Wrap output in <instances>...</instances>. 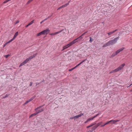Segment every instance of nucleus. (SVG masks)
<instances>
[{"mask_svg":"<svg viewBox=\"0 0 132 132\" xmlns=\"http://www.w3.org/2000/svg\"><path fill=\"white\" fill-rule=\"evenodd\" d=\"M119 37H117L109 41L106 43L104 44L103 46V47H106L111 45H112L115 44L119 39Z\"/></svg>","mask_w":132,"mask_h":132,"instance_id":"nucleus-1","label":"nucleus"},{"mask_svg":"<svg viewBox=\"0 0 132 132\" xmlns=\"http://www.w3.org/2000/svg\"><path fill=\"white\" fill-rule=\"evenodd\" d=\"M75 44L74 41L73 40L72 42H70V43L67 44L65 46H64L63 47V49L62 50V51L64 50V49L68 48L69 47L71 46L73 44Z\"/></svg>","mask_w":132,"mask_h":132,"instance_id":"nucleus-2","label":"nucleus"},{"mask_svg":"<svg viewBox=\"0 0 132 132\" xmlns=\"http://www.w3.org/2000/svg\"><path fill=\"white\" fill-rule=\"evenodd\" d=\"M82 36H82V35H81L78 37L77 38L73 40V41H74L75 43L78 41L80 40L82 38Z\"/></svg>","mask_w":132,"mask_h":132,"instance_id":"nucleus-3","label":"nucleus"},{"mask_svg":"<svg viewBox=\"0 0 132 132\" xmlns=\"http://www.w3.org/2000/svg\"><path fill=\"white\" fill-rule=\"evenodd\" d=\"M125 63H123L121 65L118 67L116 69L117 71L118 72L122 69L123 67L125 66Z\"/></svg>","mask_w":132,"mask_h":132,"instance_id":"nucleus-4","label":"nucleus"},{"mask_svg":"<svg viewBox=\"0 0 132 132\" xmlns=\"http://www.w3.org/2000/svg\"><path fill=\"white\" fill-rule=\"evenodd\" d=\"M120 121L119 120H110V123H111V124H117L116 123V122H119Z\"/></svg>","mask_w":132,"mask_h":132,"instance_id":"nucleus-5","label":"nucleus"},{"mask_svg":"<svg viewBox=\"0 0 132 132\" xmlns=\"http://www.w3.org/2000/svg\"><path fill=\"white\" fill-rule=\"evenodd\" d=\"M42 31L43 35H47L49 33L50 30L48 29H47Z\"/></svg>","mask_w":132,"mask_h":132,"instance_id":"nucleus-6","label":"nucleus"},{"mask_svg":"<svg viewBox=\"0 0 132 132\" xmlns=\"http://www.w3.org/2000/svg\"><path fill=\"white\" fill-rule=\"evenodd\" d=\"M124 49V47H122L121 48L117 50V51L115 52L116 54L117 55L120 52L122 51Z\"/></svg>","mask_w":132,"mask_h":132,"instance_id":"nucleus-7","label":"nucleus"},{"mask_svg":"<svg viewBox=\"0 0 132 132\" xmlns=\"http://www.w3.org/2000/svg\"><path fill=\"white\" fill-rule=\"evenodd\" d=\"M68 5H69V3L65 4L63 5H62V6L60 7L59 8H58L57 9V10H59V9H60L64 7H66Z\"/></svg>","mask_w":132,"mask_h":132,"instance_id":"nucleus-8","label":"nucleus"},{"mask_svg":"<svg viewBox=\"0 0 132 132\" xmlns=\"http://www.w3.org/2000/svg\"><path fill=\"white\" fill-rule=\"evenodd\" d=\"M37 53H36L30 56L28 59H29V60H30L31 59H33L34 57L35 56L37 55Z\"/></svg>","mask_w":132,"mask_h":132,"instance_id":"nucleus-9","label":"nucleus"},{"mask_svg":"<svg viewBox=\"0 0 132 132\" xmlns=\"http://www.w3.org/2000/svg\"><path fill=\"white\" fill-rule=\"evenodd\" d=\"M37 53H36L30 56L28 59H29V60H30L31 59H33L34 57L35 56L37 55Z\"/></svg>","mask_w":132,"mask_h":132,"instance_id":"nucleus-10","label":"nucleus"},{"mask_svg":"<svg viewBox=\"0 0 132 132\" xmlns=\"http://www.w3.org/2000/svg\"><path fill=\"white\" fill-rule=\"evenodd\" d=\"M37 53H36L30 56L28 59H29V60H30L31 59H33L34 57L35 56L37 55Z\"/></svg>","mask_w":132,"mask_h":132,"instance_id":"nucleus-11","label":"nucleus"},{"mask_svg":"<svg viewBox=\"0 0 132 132\" xmlns=\"http://www.w3.org/2000/svg\"><path fill=\"white\" fill-rule=\"evenodd\" d=\"M37 53H36L30 56L28 59H29V60H30L31 59H33L34 57L35 56L37 55Z\"/></svg>","mask_w":132,"mask_h":132,"instance_id":"nucleus-12","label":"nucleus"},{"mask_svg":"<svg viewBox=\"0 0 132 132\" xmlns=\"http://www.w3.org/2000/svg\"><path fill=\"white\" fill-rule=\"evenodd\" d=\"M84 115V113H81L80 114L75 116V119L78 118Z\"/></svg>","mask_w":132,"mask_h":132,"instance_id":"nucleus-13","label":"nucleus"},{"mask_svg":"<svg viewBox=\"0 0 132 132\" xmlns=\"http://www.w3.org/2000/svg\"><path fill=\"white\" fill-rule=\"evenodd\" d=\"M63 30H60V31H58V32H54V33H52L51 34V35H56V34H59V33L61 32Z\"/></svg>","mask_w":132,"mask_h":132,"instance_id":"nucleus-14","label":"nucleus"},{"mask_svg":"<svg viewBox=\"0 0 132 132\" xmlns=\"http://www.w3.org/2000/svg\"><path fill=\"white\" fill-rule=\"evenodd\" d=\"M44 110V109H42L40 110H38L36 112L38 114V113L41 112Z\"/></svg>","mask_w":132,"mask_h":132,"instance_id":"nucleus-15","label":"nucleus"},{"mask_svg":"<svg viewBox=\"0 0 132 132\" xmlns=\"http://www.w3.org/2000/svg\"><path fill=\"white\" fill-rule=\"evenodd\" d=\"M117 72V70L116 69H114V70H113L111 71L110 72V73H113L114 72Z\"/></svg>","mask_w":132,"mask_h":132,"instance_id":"nucleus-16","label":"nucleus"},{"mask_svg":"<svg viewBox=\"0 0 132 132\" xmlns=\"http://www.w3.org/2000/svg\"><path fill=\"white\" fill-rule=\"evenodd\" d=\"M117 55V54H116L115 52L114 53L112 54L111 56V57L112 58L114 56Z\"/></svg>","mask_w":132,"mask_h":132,"instance_id":"nucleus-17","label":"nucleus"},{"mask_svg":"<svg viewBox=\"0 0 132 132\" xmlns=\"http://www.w3.org/2000/svg\"><path fill=\"white\" fill-rule=\"evenodd\" d=\"M110 122L109 121L107 122L106 123L104 124V125H101V127H103L104 126L108 124V123H110Z\"/></svg>","mask_w":132,"mask_h":132,"instance_id":"nucleus-18","label":"nucleus"},{"mask_svg":"<svg viewBox=\"0 0 132 132\" xmlns=\"http://www.w3.org/2000/svg\"><path fill=\"white\" fill-rule=\"evenodd\" d=\"M18 32H17L15 34H14V36L13 37L14 38H15L16 37V36H18Z\"/></svg>","mask_w":132,"mask_h":132,"instance_id":"nucleus-19","label":"nucleus"},{"mask_svg":"<svg viewBox=\"0 0 132 132\" xmlns=\"http://www.w3.org/2000/svg\"><path fill=\"white\" fill-rule=\"evenodd\" d=\"M26 64L25 62H24V61L23 62H22V63H21L19 65V67H20L25 64Z\"/></svg>","mask_w":132,"mask_h":132,"instance_id":"nucleus-20","label":"nucleus"},{"mask_svg":"<svg viewBox=\"0 0 132 132\" xmlns=\"http://www.w3.org/2000/svg\"><path fill=\"white\" fill-rule=\"evenodd\" d=\"M98 127L96 125L95 126H94L92 129H93V130H95Z\"/></svg>","mask_w":132,"mask_h":132,"instance_id":"nucleus-21","label":"nucleus"},{"mask_svg":"<svg viewBox=\"0 0 132 132\" xmlns=\"http://www.w3.org/2000/svg\"><path fill=\"white\" fill-rule=\"evenodd\" d=\"M29 59L28 58L27 59H26L24 61V62L26 64L29 61Z\"/></svg>","mask_w":132,"mask_h":132,"instance_id":"nucleus-22","label":"nucleus"},{"mask_svg":"<svg viewBox=\"0 0 132 132\" xmlns=\"http://www.w3.org/2000/svg\"><path fill=\"white\" fill-rule=\"evenodd\" d=\"M53 14H52V15H51L50 16H48L46 18H45V19L44 20L45 21H46V20H47L48 19V18H50L52 15Z\"/></svg>","mask_w":132,"mask_h":132,"instance_id":"nucleus-23","label":"nucleus"},{"mask_svg":"<svg viewBox=\"0 0 132 132\" xmlns=\"http://www.w3.org/2000/svg\"><path fill=\"white\" fill-rule=\"evenodd\" d=\"M42 35H43L42 31L38 34L37 36H39Z\"/></svg>","mask_w":132,"mask_h":132,"instance_id":"nucleus-24","label":"nucleus"},{"mask_svg":"<svg viewBox=\"0 0 132 132\" xmlns=\"http://www.w3.org/2000/svg\"><path fill=\"white\" fill-rule=\"evenodd\" d=\"M102 123V122H100L98 123L96 125H97V127H98Z\"/></svg>","mask_w":132,"mask_h":132,"instance_id":"nucleus-25","label":"nucleus"},{"mask_svg":"<svg viewBox=\"0 0 132 132\" xmlns=\"http://www.w3.org/2000/svg\"><path fill=\"white\" fill-rule=\"evenodd\" d=\"M113 33H113V31H112L108 33V35L109 36L110 35H111V34H113Z\"/></svg>","mask_w":132,"mask_h":132,"instance_id":"nucleus-26","label":"nucleus"},{"mask_svg":"<svg viewBox=\"0 0 132 132\" xmlns=\"http://www.w3.org/2000/svg\"><path fill=\"white\" fill-rule=\"evenodd\" d=\"M31 101L30 100V99L29 100H27V101L25 103H24V104H27V103H28L30 102Z\"/></svg>","mask_w":132,"mask_h":132,"instance_id":"nucleus-27","label":"nucleus"},{"mask_svg":"<svg viewBox=\"0 0 132 132\" xmlns=\"http://www.w3.org/2000/svg\"><path fill=\"white\" fill-rule=\"evenodd\" d=\"M43 106H39V107L35 109V111H36L38 109H39L40 108H41Z\"/></svg>","mask_w":132,"mask_h":132,"instance_id":"nucleus-28","label":"nucleus"},{"mask_svg":"<svg viewBox=\"0 0 132 132\" xmlns=\"http://www.w3.org/2000/svg\"><path fill=\"white\" fill-rule=\"evenodd\" d=\"M36 96H33V97H31L30 99L31 101L32 100H33L34 99L35 97Z\"/></svg>","mask_w":132,"mask_h":132,"instance_id":"nucleus-29","label":"nucleus"},{"mask_svg":"<svg viewBox=\"0 0 132 132\" xmlns=\"http://www.w3.org/2000/svg\"><path fill=\"white\" fill-rule=\"evenodd\" d=\"M75 68H76L75 67L71 68V69H69V71H72V70L75 69Z\"/></svg>","mask_w":132,"mask_h":132,"instance_id":"nucleus-30","label":"nucleus"},{"mask_svg":"<svg viewBox=\"0 0 132 132\" xmlns=\"http://www.w3.org/2000/svg\"><path fill=\"white\" fill-rule=\"evenodd\" d=\"M34 20H33L29 23V25H30L32 24L34 22Z\"/></svg>","mask_w":132,"mask_h":132,"instance_id":"nucleus-31","label":"nucleus"},{"mask_svg":"<svg viewBox=\"0 0 132 132\" xmlns=\"http://www.w3.org/2000/svg\"><path fill=\"white\" fill-rule=\"evenodd\" d=\"M33 0H29L27 2V4H29L30 2H31Z\"/></svg>","mask_w":132,"mask_h":132,"instance_id":"nucleus-32","label":"nucleus"},{"mask_svg":"<svg viewBox=\"0 0 132 132\" xmlns=\"http://www.w3.org/2000/svg\"><path fill=\"white\" fill-rule=\"evenodd\" d=\"M93 40L92 39V38H91V37H90V40H89V42H93Z\"/></svg>","mask_w":132,"mask_h":132,"instance_id":"nucleus-33","label":"nucleus"},{"mask_svg":"<svg viewBox=\"0 0 132 132\" xmlns=\"http://www.w3.org/2000/svg\"><path fill=\"white\" fill-rule=\"evenodd\" d=\"M86 60H83L82 62H80L79 64L80 65L83 62H84V61H86Z\"/></svg>","mask_w":132,"mask_h":132,"instance_id":"nucleus-34","label":"nucleus"},{"mask_svg":"<svg viewBox=\"0 0 132 132\" xmlns=\"http://www.w3.org/2000/svg\"><path fill=\"white\" fill-rule=\"evenodd\" d=\"M37 114H38V113H37L36 112V113H34L32 114L33 116H36Z\"/></svg>","mask_w":132,"mask_h":132,"instance_id":"nucleus-35","label":"nucleus"},{"mask_svg":"<svg viewBox=\"0 0 132 132\" xmlns=\"http://www.w3.org/2000/svg\"><path fill=\"white\" fill-rule=\"evenodd\" d=\"M99 115V113H98L95 116H94L93 117L94 118H96V117H97Z\"/></svg>","mask_w":132,"mask_h":132,"instance_id":"nucleus-36","label":"nucleus"},{"mask_svg":"<svg viewBox=\"0 0 132 132\" xmlns=\"http://www.w3.org/2000/svg\"><path fill=\"white\" fill-rule=\"evenodd\" d=\"M9 55H10L8 54V55H5V58H7Z\"/></svg>","mask_w":132,"mask_h":132,"instance_id":"nucleus-37","label":"nucleus"},{"mask_svg":"<svg viewBox=\"0 0 132 132\" xmlns=\"http://www.w3.org/2000/svg\"><path fill=\"white\" fill-rule=\"evenodd\" d=\"M8 96H9V95L8 94H6L5 96L4 97H3V98H5L6 97H8Z\"/></svg>","mask_w":132,"mask_h":132,"instance_id":"nucleus-38","label":"nucleus"},{"mask_svg":"<svg viewBox=\"0 0 132 132\" xmlns=\"http://www.w3.org/2000/svg\"><path fill=\"white\" fill-rule=\"evenodd\" d=\"M93 131V129H92L91 130H89L88 132H92Z\"/></svg>","mask_w":132,"mask_h":132,"instance_id":"nucleus-39","label":"nucleus"},{"mask_svg":"<svg viewBox=\"0 0 132 132\" xmlns=\"http://www.w3.org/2000/svg\"><path fill=\"white\" fill-rule=\"evenodd\" d=\"M70 119H75V117H70Z\"/></svg>","mask_w":132,"mask_h":132,"instance_id":"nucleus-40","label":"nucleus"},{"mask_svg":"<svg viewBox=\"0 0 132 132\" xmlns=\"http://www.w3.org/2000/svg\"><path fill=\"white\" fill-rule=\"evenodd\" d=\"M15 38H14V37H13V38H12V39H11L10 40V42H11L12 41L15 39Z\"/></svg>","mask_w":132,"mask_h":132,"instance_id":"nucleus-41","label":"nucleus"},{"mask_svg":"<svg viewBox=\"0 0 132 132\" xmlns=\"http://www.w3.org/2000/svg\"><path fill=\"white\" fill-rule=\"evenodd\" d=\"M33 83L32 82H30V86H31L32 85Z\"/></svg>","mask_w":132,"mask_h":132,"instance_id":"nucleus-42","label":"nucleus"},{"mask_svg":"<svg viewBox=\"0 0 132 132\" xmlns=\"http://www.w3.org/2000/svg\"><path fill=\"white\" fill-rule=\"evenodd\" d=\"M19 20H18L17 21L15 22V24H16L17 23H19Z\"/></svg>","mask_w":132,"mask_h":132,"instance_id":"nucleus-43","label":"nucleus"},{"mask_svg":"<svg viewBox=\"0 0 132 132\" xmlns=\"http://www.w3.org/2000/svg\"><path fill=\"white\" fill-rule=\"evenodd\" d=\"M80 65V64L79 63L78 64V65H76L75 67L76 68L77 67H78V66H79Z\"/></svg>","mask_w":132,"mask_h":132,"instance_id":"nucleus-44","label":"nucleus"},{"mask_svg":"<svg viewBox=\"0 0 132 132\" xmlns=\"http://www.w3.org/2000/svg\"><path fill=\"white\" fill-rule=\"evenodd\" d=\"M45 21L44 20H43V21H41L40 22V24H42V23H43L44 22V21Z\"/></svg>","mask_w":132,"mask_h":132,"instance_id":"nucleus-45","label":"nucleus"},{"mask_svg":"<svg viewBox=\"0 0 132 132\" xmlns=\"http://www.w3.org/2000/svg\"><path fill=\"white\" fill-rule=\"evenodd\" d=\"M87 32L86 31L84 33H83L82 34V36H83Z\"/></svg>","mask_w":132,"mask_h":132,"instance_id":"nucleus-46","label":"nucleus"},{"mask_svg":"<svg viewBox=\"0 0 132 132\" xmlns=\"http://www.w3.org/2000/svg\"><path fill=\"white\" fill-rule=\"evenodd\" d=\"M90 118V119L91 120H93V119L94 118L93 117L92 118Z\"/></svg>","mask_w":132,"mask_h":132,"instance_id":"nucleus-47","label":"nucleus"},{"mask_svg":"<svg viewBox=\"0 0 132 132\" xmlns=\"http://www.w3.org/2000/svg\"><path fill=\"white\" fill-rule=\"evenodd\" d=\"M7 44L6 43L4 45L3 47H4Z\"/></svg>","mask_w":132,"mask_h":132,"instance_id":"nucleus-48","label":"nucleus"},{"mask_svg":"<svg viewBox=\"0 0 132 132\" xmlns=\"http://www.w3.org/2000/svg\"><path fill=\"white\" fill-rule=\"evenodd\" d=\"M118 30L117 29H116V30H114L113 31V33L115 32H116Z\"/></svg>","mask_w":132,"mask_h":132,"instance_id":"nucleus-49","label":"nucleus"},{"mask_svg":"<svg viewBox=\"0 0 132 132\" xmlns=\"http://www.w3.org/2000/svg\"><path fill=\"white\" fill-rule=\"evenodd\" d=\"M40 83H38V82H36V85H38Z\"/></svg>","mask_w":132,"mask_h":132,"instance_id":"nucleus-50","label":"nucleus"},{"mask_svg":"<svg viewBox=\"0 0 132 132\" xmlns=\"http://www.w3.org/2000/svg\"><path fill=\"white\" fill-rule=\"evenodd\" d=\"M10 42H10V40H9V41L8 42H7V43H7V44L8 43H10Z\"/></svg>","mask_w":132,"mask_h":132,"instance_id":"nucleus-51","label":"nucleus"},{"mask_svg":"<svg viewBox=\"0 0 132 132\" xmlns=\"http://www.w3.org/2000/svg\"><path fill=\"white\" fill-rule=\"evenodd\" d=\"M88 120H86L85 122V123H87V122H88Z\"/></svg>","mask_w":132,"mask_h":132,"instance_id":"nucleus-52","label":"nucleus"},{"mask_svg":"<svg viewBox=\"0 0 132 132\" xmlns=\"http://www.w3.org/2000/svg\"><path fill=\"white\" fill-rule=\"evenodd\" d=\"M91 127V126L89 125V126H87V128H89V127Z\"/></svg>","mask_w":132,"mask_h":132,"instance_id":"nucleus-53","label":"nucleus"},{"mask_svg":"<svg viewBox=\"0 0 132 132\" xmlns=\"http://www.w3.org/2000/svg\"><path fill=\"white\" fill-rule=\"evenodd\" d=\"M87 120H88V122L89 121L91 120L90 119V118H89Z\"/></svg>","mask_w":132,"mask_h":132,"instance_id":"nucleus-54","label":"nucleus"},{"mask_svg":"<svg viewBox=\"0 0 132 132\" xmlns=\"http://www.w3.org/2000/svg\"><path fill=\"white\" fill-rule=\"evenodd\" d=\"M7 2L6 1V0L5 1H4L3 3H7Z\"/></svg>","mask_w":132,"mask_h":132,"instance_id":"nucleus-55","label":"nucleus"},{"mask_svg":"<svg viewBox=\"0 0 132 132\" xmlns=\"http://www.w3.org/2000/svg\"><path fill=\"white\" fill-rule=\"evenodd\" d=\"M33 116L32 114L30 116H29V118H31Z\"/></svg>","mask_w":132,"mask_h":132,"instance_id":"nucleus-56","label":"nucleus"},{"mask_svg":"<svg viewBox=\"0 0 132 132\" xmlns=\"http://www.w3.org/2000/svg\"><path fill=\"white\" fill-rule=\"evenodd\" d=\"M29 26V24H28L26 26V27H28Z\"/></svg>","mask_w":132,"mask_h":132,"instance_id":"nucleus-57","label":"nucleus"},{"mask_svg":"<svg viewBox=\"0 0 132 132\" xmlns=\"http://www.w3.org/2000/svg\"><path fill=\"white\" fill-rule=\"evenodd\" d=\"M95 124H95H92V125H90V126H91V127H92V126H93V125H94Z\"/></svg>","mask_w":132,"mask_h":132,"instance_id":"nucleus-58","label":"nucleus"},{"mask_svg":"<svg viewBox=\"0 0 132 132\" xmlns=\"http://www.w3.org/2000/svg\"><path fill=\"white\" fill-rule=\"evenodd\" d=\"M44 82V80H43L42 81H41L40 83H42V82Z\"/></svg>","mask_w":132,"mask_h":132,"instance_id":"nucleus-59","label":"nucleus"},{"mask_svg":"<svg viewBox=\"0 0 132 132\" xmlns=\"http://www.w3.org/2000/svg\"><path fill=\"white\" fill-rule=\"evenodd\" d=\"M11 0H6V1L7 2H8L10 1H11Z\"/></svg>","mask_w":132,"mask_h":132,"instance_id":"nucleus-60","label":"nucleus"},{"mask_svg":"<svg viewBox=\"0 0 132 132\" xmlns=\"http://www.w3.org/2000/svg\"><path fill=\"white\" fill-rule=\"evenodd\" d=\"M70 1H68V3H69H69L70 2Z\"/></svg>","mask_w":132,"mask_h":132,"instance_id":"nucleus-61","label":"nucleus"},{"mask_svg":"<svg viewBox=\"0 0 132 132\" xmlns=\"http://www.w3.org/2000/svg\"><path fill=\"white\" fill-rule=\"evenodd\" d=\"M130 92H132V89L130 91Z\"/></svg>","mask_w":132,"mask_h":132,"instance_id":"nucleus-62","label":"nucleus"},{"mask_svg":"<svg viewBox=\"0 0 132 132\" xmlns=\"http://www.w3.org/2000/svg\"><path fill=\"white\" fill-rule=\"evenodd\" d=\"M131 83H132V84H131V85H130V86L131 85H132V81Z\"/></svg>","mask_w":132,"mask_h":132,"instance_id":"nucleus-63","label":"nucleus"},{"mask_svg":"<svg viewBox=\"0 0 132 132\" xmlns=\"http://www.w3.org/2000/svg\"><path fill=\"white\" fill-rule=\"evenodd\" d=\"M130 86H128L127 87H129Z\"/></svg>","mask_w":132,"mask_h":132,"instance_id":"nucleus-64","label":"nucleus"}]
</instances>
